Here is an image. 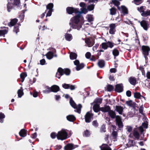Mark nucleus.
Instances as JSON below:
<instances>
[{"instance_id": "1", "label": "nucleus", "mask_w": 150, "mask_h": 150, "mask_svg": "<svg viewBox=\"0 0 150 150\" xmlns=\"http://www.w3.org/2000/svg\"><path fill=\"white\" fill-rule=\"evenodd\" d=\"M66 10L69 14L75 13L76 15L70 19L69 24L71 27L73 29L80 30L84 21L83 17L81 16V13L79 11V8L68 7Z\"/></svg>"}, {"instance_id": "2", "label": "nucleus", "mask_w": 150, "mask_h": 150, "mask_svg": "<svg viewBox=\"0 0 150 150\" xmlns=\"http://www.w3.org/2000/svg\"><path fill=\"white\" fill-rule=\"evenodd\" d=\"M57 138L58 140H62L67 139L68 137V133L66 130L62 129L58 132L57 134Z\"/></svg>"}, {"instance_id": "3", "label": "nucleus", "mask_w": 150, "mask_h": 150, "mask_svg": "<svg viewBox=\"0 0 150 150\" xmlns=\"http://www.w3.org/2000/svg\"><path fill=\"white\" fill-rule=\"evenodd\" d=\"M70 71L69 69H63L61 68H59L57 70V72L56 73V76L59 79L60 76L65 74L66 75H69L70 74Z\"/></svg>"}, {"instance_id": "4", "label": "nucleus", "mask_w": 150, "mask_h": 150, "mask_svg": "<svg viewBox=\"0 0 150 150\" xmlns=\"http://www.w3.org/2000/svg\"><path fill=\"white\" fill-rule=\"evenodd\" d=\"M53 4L52 3H49L46 6V10L45 12L40 15V17L41 18H42L45 15L47 10H48L47 14L46 17L50 16L51 15L53 11Z\"/></svg>"}, {"instance_id": "5", "label": "nucleus", "mask_w": 150, "mask_h": 150, "mask_svg": "<svg viewBox=\"0 0 150 150\" xmlns=\"http://www.w3.org/2000/svg\"><path fill=\"white\" fill-rule=\"evenodd\" d=\"M112 3L116 6H117L118 9L120 11H122L123 13L125 14L128 13V11L126 8L123 6H122L121 7L119 6L120 4V2L117 0H113L112 1Z\"/></svg>"}, {"instance_id": "6", "label": "nucleus", "mask_w": 150, "mask_h": 150, "mask_svg": "<svg viewBox=\"0 0 150 150\" xmlns=\"http://www.w3.org/2000/svg\"><path fill=\"white\" fill-rule=\"evenodd\" d=\"M70 103L72 107L76 109V110H75V111L79 113H80L81 109L82 107V106L81 104H79L77 105L75 103L71 98L70 99Z\"/></svg>"}, {"instance_id": "7", "label": "nucleus", "mask_w": 150, "mask_h": 150, "mask_svg": "<svg viewBox=\"0 0 150 150\" xmlns=\"http://www.w3.org/2000/svg\"><path fill=\"white\" fill-rule=\"evenodd\" d=\"M143 54L144 55L146 59L147 56L149 55V52L150 50L149 47L146 46H142V47Z\"/></svg>"}, {"instance_id": "8", "label": "nucleus", "mask_w": 150, "mask_h": 150, "mask_svg": "<svg viewBox=\"0 0 150 150\" xmlns=\"http://www.w3.org/2000/svg\"><path fill=\"white\" fill-rule=\"evenodd\" d=\"M75 65L76 66V69L77 71H79L83 68L84 67V64L83 63H79V61L78 60H76L74 62Z\"/></svg>"}, {"instance_id": "9", "label": "nucleus", "mask_w": 150, "mask_h": 150, "mask_svg": "<svg viewBox=\"0 0 150 150\" xmlns=\"http://www.w3.org/2000/svg\"><path fill=\"white\" fill-rule=\"evenodd\" d=\"M93 114L90 112H88L85 115V120L86 122H90L93 117Z\"/></svg>"}, {"instance_id": "10", "label": "nucleus", "mask_w": 150, "mask_h": 150, "mask_svg": "<svg viewBox=\"0 0 150 150\" xmlns=\"http://www.w3.org/2000/svg\"><path fill=\"white\" fill-rule=\"evenodd\" d=\"M116 24L111 23L109 25L110 30L109 33L110 34H114L116 32Z\"/></svg>"}, {"instance_id": "11", "label": "nucleus", "mask_w": 150, "mask_h": 150, "mask_svg": "<svg viewBox=\"0 0 150 150\" xmlns=\"http://www.w3.org/2000/svg\"><path fill=\"white\" fill-rule=\"evenodd\" d=\"M85 42L87 46L89 47H92L94 44V40L93 39L86 38L85 40Z\"/></svg>"}, {"instance_id": "12", "label": "nucleus", "mask_w": 150, "mask_h": 150, "mask_svg": "<svg viewBox=\"0 0 150 150\" xmlns=\"http://www.w3.org/2000/svg\"><path fill=\"white\" fill-rule=\"evenodd\" d=\"M116 121L117 124L119 127L120 128L122 127L123 125L120 117L119 116H116Z\"/></svg>"}, {"instance_id": "13", "label": "nucleus", "mask_w": 150, "mask_h": 150, "mask_svg": "<svg viewBox=\"0 0 150 150\" xmlns=\"http://www.w3.org/2000/svg\"><path fill=\"white\" fill-rule=\"evenodd\" d=\"M78 147L77 145H74L72 144H69L64 147L65 150H71Z\"/></svg>"}, {"instance_id": "14", "label": "nucleus", "mask_w": 150, "mask_h": 150, "mask_svg": "<svg viewBox=\"0 0 150 150\" xmlns=\"http://www.w3.org/2000/svg\"><path fill=\"white\" fill-rule=\"evenodd\" d=\"M140 23L141 26L144 29L147 30L149 25L148 22L145 21L143 20L142 21L140 22Z\"/></svg>"}, {"instance_id": "15", "label": "nucleus", "mask_w": 150, "mask_h": 150, "mask_svg": "<svg viewBox=\"0 0 150 150\" xmlns=\"http://www.w3.org/2000/svg\"><path fill=\"white\" fill-rule=\"evenodd\" d=\"M123 90V87L121 84H117L115 86V91L117 92L120 93Z\"/></svg>"}, {"instance_id": "16", "label": "nucleus", "mask_w": 150, "mask_h": 150, "mask_svg": "<svg viewBox=\"0 0 150 150\" xmlns=\"http://www.w3.org/2000/svg\"><path fill=\"white\" fill-rule=\"evenodd\" d=\"M13 4L12 3L11 0H8V3L7 5V8L8 12L11 11V10L13 8Z\"/></svg>"}, {"instance_id": "17", "label": "nucleus", "mask_w": 150, "mask_h": 150, "mask_svg": "<svg viewBox=\"0 0 150 150\" xmlns=\"http://www.w3.org/2000/svg\"><path fill=\"white\" fill-rule=\"evenodd\" d=\"M18 20L16 18L12 19L11 21L8 23V25L10 27L14 26L17 22Z\"/></svg>"}, {"instance_id": "18", "label": "nucleus", "mask_w": 150, "mask_h": 150, "mask_svg": "<svg viewBox=\"0 0 150 150\" xmlns=\"http://www.w3.org/2000/svg\"><path fill=\"white\" fill-rule=\"evenodd\" d=\"M110 110V108L108 105H106L100 108V110L103 112H108Z\"/></svg>"}, {"instance_id": "19", "label": "nucleus", "mask_w": 150, "mask_h": 150, "mask_svg": "<svg viewBox=\"0 0 150 150\" xmlns=\"http://www.w3.org/2000/svg\"><path fill=\"white\" fill-rule=\"evenodd\" d=\"M100 148L101 150H112L111 148L105 144H103L100 146Z\"/></svg>"}, {"instance_id": "20", "label": "nucleus", "mask_w": 150, "mask_h": 150, "mask_svg": "<svg viewBox=\"0 0 150 150\" xmlns=\"http://www.w3.org/2000/svg\"><path fill=\"white\" fill-rule=\"evenodd\" d=\"M100 105L99 104H95L93 106V109L94 111L96 112H98L100 110Z\"/></svg>"}, {"instance_id": "21", "label": "nucleus", "mask_w": 150, "mask_h": 150, "mask_svg": "<svg viewBox=\"0 0 150 150\" xmlns=\"http://www.w3.org/2000/svg\"><path fill=\"white\" fill-rule=\"evenodd\" d=\"M51 88L52 91L54 92H57L59 91V87L56 85L52 86L51 87Z\"/></svg>"}, {"instance_id": "22", "label": "nucleus", "mask_w": 150, "mask_h": 150, "mask_svg": "<svg viewBox=\"0 0 150 150\" xmlns=\"http://www.w3.org/2000/svg\"><path fill=\"white\" fill-rule=\"evenodd\" d=\"M129 81L131 84L135 85L137 83V80L134 77H131L129 79Z\"/></svg>"}, {"instance_id": "23", "label": "nucleus", "mask_w": 150, "mask_h": 150, "mask_svg": "<svg viewBox=\"0 0 150 150\" xmlns=\"http://www.w3.org/2000/svg\"><path fill=\"white\" fill-rule=\"evenodd\" d=\"M65 39L68 41H70L72 39V35L70 34L66 33L65 35Z\"/></svg>"}, {"instance_id": "24", "label": "nucleus", "mask_w": 150, "mask_h": 150, "mask_svg": "<svg viewBox=\"0 0 150 150\" xmlns=\"http://www.w3.org/2000/svg\"><path fill=\"white\" fill-rule=\"evenodd\" d=\"M116 111L118 112L119 114H122L123 110L122 107L120 106H116Z\"/></svg>"}, {"instance_id": "25", "label": "nucleus", "mask_w": 150, "mask_h": 150, "mask_svg": "<svg viewBox=\"0 0 150 150\" xmlns=\"http://www.w3.org/2000/svg\"><path fill=\"white\" fill-rule=\"evenodd\" d=\"M67 119L69 121L72 122L75 120V117L72 115H69L67 116Z\"/></svg>"}, {"instance_id": "26", "label": "nucleus", "mask_w": 150, "mask_h": 150, "mask_svg": "<svg viewBox=\"0 0 150 150\" xmlns=\"http://www.w3.org/2000/svg\"><path fill=\"white\" fill-rule=\"evenodd\" d=\"M142 16L146 17L147 16H150V10H147L146 11H144L143 13H141Z\"/></svg>"}, {"instance_id": "27", "label": "nucleus", "mask_w": 150, "mask_h": 150, "mask_svg": "<svg viewBox=\"0 0 150 150\" xmlns=\"http://www.w3.org/2000/svg\"><path fill=\"white\" fill-rule=\"evenodd\" d=\"M46 56L47 59H51L53 57V53L52 52H49L47 53L46 54Z\"/></svg>"}, {"instance_id": "28", "label": "nucleus", "mask_w": 150, "mask_h": 150, "mask_svg": "<svg viewBox=\"0 0 150 150\" xmlns=\"http://www.w3.org/2000/svg\"><path fill=\"white\" fill-rule=\"evenodd\" d=\"M51 87L48 86H46L45 87V89L43 91V92L44 93H48L51 92Z\"/></svg>"}, {"instance_id": "29", "label": "nucleus", "mask_w": 150, "mask_h": 150, "mask_svg": "<svg viewBox=\"0 0 150 150\" xmlns=\"http://www.w3.org/2000/svg\"><path fill=\"white\" fill-rule=\"evenodd\" d=\"M19 134L21 137H24L26 136V132L25 130L23 129L19 132Z\"/></svg>"}, {"instance_id": "30", "label": "nucleus", "mask_w": 150, "mask_h": 150, "mask_svg": "<svg viewBox=\"0 0 150 150\" xmlns=\"http://www.w3.org/2000/svg\"><path fill=\"white\" fill-rule=\"evenodd\" d=\"M134 96L135 98H142L144 99L145 100V98L141 96L140 94V93H139L136 92L134 93Z\"/></svg>"}, {"instance_id": "31", "label": "nucleus", "mask_w": 150, "mask_h": 150, "mask_svg": "<svg viewBox=\"0 0 150 150\" xmlns=\"http://www.w3.org/2000/svg\"><path fill=\"white\" fill-rule=\"evenodd\" d=\"M22 88V87H21V88L19 89L17 91L18 96L19 98H21L23 95L24 93Z\"/></svg>"}, {"instance_id": "32", "label": "nucleus", "mask_w": 150, "mask_h": 150, "mask_svg": "<svg viewBox=\"0 0 150 150\" xmlns=\"http://www.w3.org/2000/svg\"><path fill=\"white\" fill-rule=\"evenodd\" d=\"M77 57V55L75 53L71 52L70 54V57L71 59L74 60L76 59Z\"/></svg>"}, {"instance_id": "33", "label": "nucleus", "mask_w": 150, "mask_h": 150, "mask_svg": "<svg viewBox=\"0 0 150 150\" xmlns=\"http://www.w3.org/2000/svg\"><path fill=\"white\" fill-rule=\"evenodd\" d=\"M8 28H6V29L3 30H0V36L6 34L8 32Z\"/></svg>"}, {"instance_id": "34", "label": "nucleus", "mask_w": 150, "mask_h": 150, "mask_svg": "<svg viewBox=\"0 0 150 150\" xmlns=\"http://www.w3.org/2000/svg\"><path fill=\"white\" fill-rule=\"evenodd\" d=\"M27 76V74L26 73L23 72L21 73L20 74V77L22 79L21 81L23 82L25 79V77Z\"/></svg>"}, {"instance_id": "35", "label": "nucleus", "mask_w": 150, "mask_h": 150, "mask_svg": "<svg viewBox=\"0 0 150 150\" xmlns=\"http://www.w3.org/2000/svg\"><path fill=\"white\" fill-rule=\"evenodd\" d=\"M146 9V7L145 6H141L140 7L137 8V10L141 13H143L144 11H145Z\"/></svg>"}, {"instance_id": "36", "label": "nucleus", "mask_w": 150, "mask_h": 150, "mask_svg": "<svg viewBox=\"0 0 150 150\" xmlns=\"http://www.w3.org/2000/svg\"><path fill=\"white\" fill-rule=\"evenodd\" d=\"M98 64L100 67L102 68L105 65L104 61L103 60H100L98 62Z\"/></svg>"}, {"instance_id": "37", "label": "nucleus", "mask_w": 150, "mask_h": 150, "mask_svg": "<svg viewBox=\"0 0 150 150\" xmlns=\"http://www.w3.org/2000/svg\"><path fill=\"white\" fill-rule=\"evenodd\" d=\"M13 5L18 7H19L20 5V0H13Z\"/></svg>"}, {"instance_id": "38", "label": "nucleus", "mask_w": 150, "mask_h": 150, "mask_svg": "<svg viewBox=\"0 0 150 150\" xmlns=\"http://www.w3.org/2000/svg\"><path fill=\"white\" fill-rule=\"evenodd\" d=\"M5 117V115L4 114L2 113H0V122L1 123H3L4 122V119Z\"/></svg>"}, {"instance_id": "39", "label": "nucleus", "mask_w": 150, "mask_h": 150, "mask_svg": "<svg viewBox=\"0 0 150 150\" xmlns=\"http://www.w3.org/2000/svg\"><path fill=\"white\" fill-rule=\"evenodd\" d=\"M81 11H79L81 13V15L82 13L86 14L88 12L87 9L86 8V7L84 8H81Z\"/></svg>"}, {"instance_id": "40", "label": "nucleus", "mask_w": 150, "mask_h": 150, "mask_svg": "<svg viewBox=\"0 0 150 150\" xmlns=\"http://www.w3.org/2000/svg\"><path fill=\"white\" fill-rule=\"evenodd\" d=\"M88 22H91L93 21V16L91 15H88L86 17Z\"/></svg>"}, {"instance_id": "41", "label": "nucleus", "mask_w": 150, "mask_h": 150, "mask_svg": "<svg viewBox=\"0 0 150 150\" xmlns=\"http://www.w3.org/2000/svg\"><path fill=\"white\" fill-rule=\"evenodd\" d=\"M112 53L113 55L115 57L119 55V52L117 49H115L113 50Z\"/></svg>"}, {"instance_id": "42", "label": "nucleus", "mask_w": 150, "mask_h": 150, "mask_svg": "<svg viewBox=\"0 0 150 150\" xmlns=\"http://www.w3.org/2000/svg\"><path fill=\"white\" fill-rule=\"evenodd\" d=\"M108 113L110 116L112 118H114L115 117V114L114 112L112 110H109L108 112Z\"/></svg>"}, {"instance_id": "43", "label": "nucleus", "mask_w": 150, "mask_h": 150, "mask_svg": "<svg viewBox=\"0 0 150 150\" xmlns=\"http://www.w3.org/2000/svg\"><path fill=\"white\" fill-rule=\"evenodd\" d=\"M102 99L101 98H96L95 101V104H97L100 105L102 102Z\"/></svg>"}, {"instance_id": "44", "label": "nucleus", "mask_w": 150, "mask_h": 150, "mask_svg": "<svg viewBox=\"0 0 150 150\" xmlns=\"http://www.w3.org/2000/svg\"><path fill=\"white\" fill-rule=\"evenodd\" d=\"M133 135L137 139H138L139 137V134L138 132L136 131H134L133 132Z\"/></svg>"}, {"instance_id": "45", "label": "nucleus", "mask_w": 150, "mask_h": 150, "mask_svg": "<svg viewBox=\"0 0 150 150\" xmlns=\"http://www.w3.org/2000/svg\"><path fill=\"white\" fill-rule=\"evenodd\" d=\"M134 144L133 141L130 140H129L128 143L126 144V145L128 147H129L133 146Z\"/></svg>"}, {"instance_id": "46", "label": "nucleus", "mask_w": 150, "mask_h": 150, "mask_svg": "<svg viewBox=\"0 0 150 150\" xmlns=\"http://www.w3.org/2000/svg\"><path fill=\"white\" fill-rule=\"evenodd\" d=\"M110 14L112 15H114L116 13V9L114 8H112L110 9Z\"/></svg>"}, {"instance_id": "47", "label": "nucleus", "mask_w": 150, "mask_h": 150, "mask_svg": "<svg viewBox=\"0 0 150 150\" xmlns=\"http://www.w3.org/2000/svg\"><path fill=\"white\" fill-rule=\"evenodd\" d=\"M90 135V133L87 130H86L85 131H84L83 135L84 136L86 137H88Z\"/></svg>"}, {"instance_id": "48", "label": "nucleus", "mask_w": 150, "mask_h": 150, "mask_svg": "<svg viewBox=\"0 0 150 150\" xmlns=\"http://www.w3.org/2000/svg\"><path fill=\"white\" fill-rule=\"evenodd\" d=\"M102 47L105 49H106L108 48V46L107 42L106 43H103L101 44Z\"/></svg>"}, {"instance_id": "49", "label": "nucleus", "mask_w": 150, "mask_h": 150, "mask_svg": "<svg viewBox=\"0 0 150 150\" xmlns=\"http://www.w3.org/2000/svg\"><path fill=\"white\" fill-rule=\"evenodd\" d=\"M113 89V86L111 85H108L107 86V89L108 91H110Z\"/></svg>"}, {"instance_id": "50", "label": "nucleus", "mask_w": 150, "mask_h": 150, "mask_svg": "<svg viewBox=\"0 0 150 150\" xmlns=\"http://www.w3.org/2000/svg\"><path fill=\"white\" fill-rule=\"evenodd\" d=\"M108 47L112 48L114 46L113 44L111 42H107Z\"/></svg>"}, {"instance_id": "51", "label": "nucleus", "mask_w": 150, "mask_h": 150, "mask_svg": "<svg viewBox=\"0 0 150 150\" xmlns=\"http://www.w3.org/2000/svg\"><path fill=\"white\" fill-rule=\"evenodd\" d=\"M94 5H91L88 6L87 7V9L89 11H91L94 9Z\"/></svg>"}, {"instance_id": "52", "label": "nucleus", "mask_w": 150, "mask_h": 150, "mask_svg": "<svg viewBox=\"0 0 150 150\" xmlns=\"http://www.w3.org/2000/svg\"><path fill=\"white\" fill-rule=\"evenodd\" d=\"M134 2L136 4L138 5L142 3V0H134Z\"/></svg>"}, {"instance_id": "53", "label": "nucleus", "mask_w": 150, "mask_h": 150, "mask_svg": "<svg viewBox=\"0 0 150 150\" xmlns=\"http://www.w3.org/2000/svg\"><path fill=\"white\" fill-rule=\"evenodd\" d=\"M112 135L114 138H116L117 137V133L115 131H113L112 132Z\"/></svg>"}, {"instance_id": "54", "label": "nucleus", "mask_w": 150, "mask_h": 150, "mask_svg": "<svg viewBox=\"0 0 150 150\" xmlns=\"http://www.w3.org/2000/svg\"><path fill=\"white\" fill-rule=\"evenodd\" d=\"M143 107L142 105L140 107L139 109V111L140 113L142 114H143Z\"/></svg>"}, {"instance_id": "55", "label": "nucleus", "mask_w": 150, "mask_h": 150, "mask_svg": "<svg viewBox=\"0 0 150 150\" xmlns=\"http://www.w3.org/2000/svg\"><path fill=\"white\" fill-rule=\"evenodd\" d=\"M13 31L17 33L19 31V29L18 26L15 27L14 28Z\"/></svg>"}, {"instance_id": "56", "label": "nucleus", "mask_w": 150, "mask_h": 150, "mask_svg": "<svg viewBox=\"0 0 150 150\" xmlns=\"http://www.w3.org/2000/svg\"><path fill=\"white\" fill-rule=\"evenodd\" d=\"M105 126L104 125H103L100 129V132H105Z\"/></svg>"}, {"instance_id": "57", "label": "nucleus", "mask_w": 150, "mask_h": 150, "mask_svg": "<svg viewBox=\"0 0 150 150\" xmlns=\"http://www.w3.org/2000/svg\"><path fill=\"white\" fill-rule=\"evenodd\" d=\"M126 129L127 131L130 132H131L132 130V127L129 126H127V127Z\"/></svg>"}, {"instance_id": "58", "label": "nucleus", "mask_w": 150, "mask_h": 150, "mask_svg": "<svg viewBox=\"0 0 150 150\" xmlns=\"http://www.w3.org/2000/svg\"><path fill=\"white\" fill-rule=\"evenodd\" d=\"M63 87L65 89H68L69 88V85L68 84H64L62 85Z\"/></svg>"}, {"instance_id": "59", "label": "nucleus", "mask_w": 150, "mask_h": 150, "mask_svg": "<svg viewBox=\"0 0 150 150\" xmlns=\"http://www.w3.org/2000/svg\"><path fill=\"white\" fill-rule=\"evenodd\" d=\"M91 55V53L89 52H87L85 54L86 57L87 59L89 58H90Z\"/></svg>"}, {"instance_id": "60", "label": "nucleus", "mask_w": 150, "mask_h": 150, "mask_svg": "<svg viewBox=\"0 0 150 150\" xmlns=\"http://www.w3.org/2000/svg\"><path fill=\"white\" fill-rule=\"evenodd\" d=\"M148 124L146 122H144L142 123V127L144 128H147L148 127Z\"/></svg>"}, {"instance_id": "61", "label": "nucleus", "mask_w": 150, "mask_h": 150, "mask_svg": "<svg viewBox=\"0 0 150 150\" xmlns=\"http://www.w3.org/2000/svg\"><path fill=\"white\" fill-rule=\"evenodd\" d=\"M79 5L81 8L86 7V5L85 3L84 2H81L79 4Z\"/></svg>"}, {"instance_id": "62", "label": "nucleus", "mask_w": 150, "mask_h": 150, "mask_svg": "<svg viewBox=\"0 0 150 150\" xmlns=\"http://www.w3.org/2000/svg\"><path fill=\"white\" fill-rule=\"evenodd\" d=\"M40 64L41 65H43L45 63V61L44 59H42L40 61Z\"/></svg>"}, {"instance_id": "63", "label": "nucleus", "mask_w": 150, "mask_h": 150, "mask_svg": "<svg viewBox=\"0 0 150 150\" xmlns=\"http://www.w3.org/2000/svg\"><path fill=\"white\" fill-rule=\"evenodd\" d=\"M37 136V134L36 132H35L34 133L32 134L31 136V137L32 139H35Z\"/></svg>"}, {"instance_id": "64", "label": "nucleus", "mask_w": 150, "mask_h": 150, "mask_svg": "<svg viewBox=\"0 0 150 150\" xmlns=\"http://www.w3.org/2000/svg\"><path fill=\"white\" fill-rule=\"evenodd\" d=\"M57 136V134L54 132L52 133L51 134V137L53 139H54Z\"/></svg>"}]
</instances>
